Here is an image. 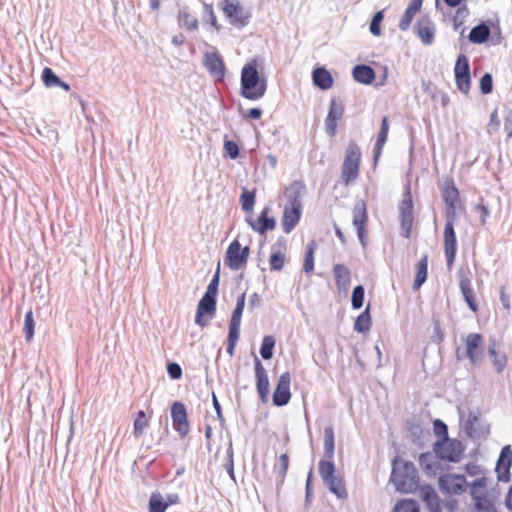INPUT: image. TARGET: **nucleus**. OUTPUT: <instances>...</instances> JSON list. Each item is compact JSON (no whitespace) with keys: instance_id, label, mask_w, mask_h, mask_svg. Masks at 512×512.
Segmentation results:
<instances>
[{"instance_id":"nucleus-1","label":"nucleus","mask_w":512,"mask_h":512,"mask_svg":"<svg viewBox=\"0 0 512 512\" xmlns=\"http://www.w3.org/2000/svg\"><path fill=\"white\" fill-rule=\"evenodd\" d=\"M267 90V79L258 71L256 59L246 63L241 70L240 95L248 100L261 99Z\"/></svg>"},{"instance_id":"nucleus-2","label":"nucleus","mask_w":512,"mask_h":512,"mask_svg":"<svg viewBox=\"0 0 512 512\" xmlns=\"http://www.w3.org/2000/svg\"><path fill=\"white\" fill-rule=\"evenodd\" d=\"M390 482L402 493H413L419 486V476L414 464L395 457L392 461Z\"/></svg>"},{"instance_id":"nucleus-3","label":"nucleus","mask_w":512,"mask_h":512,"mask_svg":"<svg viewBox=\"0 0 512 512\" xmlns=\"http://www.w3.org/2000/svg\"><path fill=\"white\" fill-rule=\"evenodd\" d=\"M361 151L356 143H350L345 151L341 180L345 185L352 183L359 175Z\"/></svg>"},{"instance_id":"nucleus-4","label":"nucleus","mask_w":512,"mask_h":512,"mask_svg":"<svg viewBox=\"0 0 512 512\" xmlns=\"http://www.w3.org/2000/svg\"><path fill=\"white\" fill-rule=\"evenodd\" d=\"M464 446L458 439H438L433 445L437 458L448 462H459L464 453Z\"/></svg>"},{"instance_id":"nucleus-5","label":"nucleus","mask_w":512,"mask_h":512,"mask_svg":"<svg viewBox=\"0 0 512 512\" xmlns=\"http://www.w3.org/2000/svg\"><path fill=\"white\" fill-rule=\"evenodd\" d=\"M401 235L408 239L411 236L413 216V200L410 187L408 186L402 195V200L398 205Z\"/></svg>"},{"instance_id":"nucleus-6","label":"nucleus","mask_w":512,"mask_h":512,"mask_svg":"<svg viewBox=\"0 0 512 512\" xmlns=\"http://www.w3.org/2000/svg\"><path fill=\"white\" fill-rule=\"evenodd\" d=\"M249 255L250 247H242L239 240L234 239L226 250L224 263L229 269L237 271L246 266Z\"/></svg>"},{"instance_id":"nucleus-7","label":"nucleus","mask_w":512,"mask_h":512,"mask_svg":"<svg viewBox=\"0 0 512 512\" xmlns=\"http://www.w3.org/2000/svg\"><path fill=\"white\" fill-rule=\"evenodd\" d=\"M454 74L457 89L461 93L468 95L471 88V74L469 59L465 54H460L457 57Z\"/></svg>"},{"instance_id":"nucleus-8","label":"nucleus","mask_w":512,"mask_h":512,"mask_svg":"<svg viewBox=\"0 0 512 512\" xmlns=\"http://www.w3.org/2000/svg\"><path fill=\"white\" fill-rule=\"evenodd\" d=\"M216 309L217 296L204 293L197 305L195 324L200 327L207 326L209 321L214 317Z\"/></svg>"},{"instance_id":"nucleus-9","label":"nucleus","mask_w":512,"mask_h":512,"mask_svg":"<svg viewBox=\"0 0 512 512\" xmlns=\"http://www.w3.org/2000/svg\"><path fill=\"white\" fill-rule=\"evenodd\" d=\"M439 489L445 495H461L463 494L468 483L464 475L443 474L438 479Z\"/></svg>"},{"instance_id":"nucleus-10","label":"nucleus","mask_w":512,"mask_h":512,"mask_svg":"<svg viewBox=\"0 0 512 512\" xmlns=\"http://www.w3.org/2000/svg\"><path fill=\"white\" fill-rule=\"evenodd\" d=\"M223 12L229 22L238 28L245 27L251 17L238 0H224Z\"/></svg>"},{"instance_id":"nucleus-11","label":"nucleus","mask_w":512,"mask_h":512,"mask_svg":"<svg viewBox=\"0 0 512 512\" xmlns=\"http://www.w3.org/2000/svg\"><path fill=\"white\" fill-rule=\"evenodd\" d=\"M459 278V288L461 294L468 305L469 309L473 312L478 310V304L474 298L472 281L470 278L471 272L468 267H461L457 272Z\"/></svg>"},{"instance_id":"nucleus-12","label":"nucleus","mask_w":512,"mask_h":512,"mask_svg":"<svg viewBox=\"0 0 512 512\" xmlns=\"http://www.w3.org/2000/svg\"><path fill=\"white\" fill-rule=\"evenodd\" d=\"M368 221V214L366 203L364 200L356 201L353 207V226L357 231L358 239L362 247H366V223Z\"/></svg>"},{"instance_id":"nucleus-13","label":"nucleus","mask_w":512,"mask_h":512,"mask_svg":"<svg viewBox=\"0 0 512 512\" xmlns=\"http://www.w3.org/2000/svg\"><path fill=\"white\" fill-rule=\"evenodd\" d=\"M171 418L173 428L181 437H185L190 430L188 415L185 405L176 401L171 405Z\"/></svg>"},{"instance_id":"nucleus-14","label":"nucleus","mask_w":512,"mask_h":512,"mask_svg":"<svg viewBox=\"0 0 512 512\" xmlns=\"http://www.w3.org/2000/svg\"><path fill=\"white\" fill-rule=\"evenodd\" d=\"M344 105L333 98L329 104L328 114L325 119V130L328 136L334 137L337 133L338 121L344 115Z\"/></svg>"},{"instance_id":"nucleus-15","label":"nucleus","mask_w":512,"mask_h":512,"mask_svg":"<svg viewBox=\"0 0 512 512\" xmlns=\"http://www.w3.org/2000/svg\"><path fill=\"white\" fill-rule=\"evenodd\" d=\"M290 384L291 375L288 371H286L281 374L273 392L272 400L275 406L281 407L288 404L291 399Z\"/></svg>"},{"instance_id":"nucleus-16","label":"nucleus","mask_w":512,"mask_h":512,"mask_svg":"<svg viewBox=\"0 0 512 512\" xmlns=\"http://www.w3.org/2000/svg\"><path fill=\"white\" fill-rule=\"evenodd\" d=\"M457 252V238L454 227L450 223L445 224L444 228V253L446 257L447 268L450 270L455 262Z\"/></svg>"},{"instance_id":"nucleus-17","label":"nucleus","mask_w":512,"mask_h":512,"mask_svg":"<svg viewBox=\"0 0 512 512\" xmlns=\"http://www.w3.org/2000/svg\"><path fill=\"white\" fill-rule=\"evenodd\" d=\"M287 249V239L280 236L275 243L271 245V254L269 265L272 271H281L285 264L284 252Z\"/></svg>"},{"instance_id":"nucleus-18","label":"nucleus","mask_w":512,"mask_h":512,"mask_svg":"<svg viewBox=\"0 0 512 512\" xmlns=\"http://www.w3.org/2000/svg\"><path fill=\"white\" fill-rule=\"evenodd\" d=\"M483 344V336L480 333H470L466 339V357L470 362L477 366L482 360V352L480 351Z\"/></svg>"},{"instance_id":"nucleus-19","label":"nucleus","mask_w":512,"mask_h":512,"mask_svg":"<svg viewBox=\"0 0 512 512\" xmlns=\"http://www.w3.org/2000/svg\"><path fill=\"white\" fill-rule=\"evenodd\" d=\"M512 464V450L509 445L501 449L499 458L496 463L495 471L497 478L501 482H509L510 480V467Z\"/></svg>"},{"instance_id":"nucleus-20","label":"nucleus","mask_w":512,"mask_h":512,"mask_svg":"<svg viewBox=\"0 0 512 512\" xmlns=\"http://www.w3.org/2000/svg\"><path fill=\"white\" fill-rule=\"evenodd\" d=\"M254 368L256 374V387L260 399L263 402L267 401L269 394V378L265 368L257 356L254 357Z\"/></svg>"},{"instance_id":"nucleus-21","label":"nucleus","mask_w":512,"mask_h":512,"mask_svg":"<svg viewBox=\"0 0 512 512\" xmlns=\"http://www.w3.org/2000/svg\"><path fill=\"white\" fill-rule=\"evenodd\" d=\"M204 66L208 72L217 80L222 81L225 77V65L221 57L214 52L204 55Z\"/></svg>"},{"instance_id":"nucleus-22","label":"nucleus","mask_w":512,"mask_h":512,"mask_svg":"<svg viewBox=\"0 0 512 512\" xmlns=\"http://www.w3.org/2000/svg\"><path fill=\"white\" fill-rule=\"evenodd\" d=\"M268 211V207L264 208L256 221L247 219L251 229L260 235H264L267 231H272L276 227V220L274 217H268Z\"/></svg>"},{"instance_id":"nucleus-23","label":"nucleus","mask_w":512,"mask_h":512,"mask_svg":"<svg viewBox=\"0 0 512 512\" xmlns=\"http://www.w3.org/2000/svg\"><path fill=\"white\" fill-rule=\"evenodd\" d=\"M305 189L306 187L302 180L293 181L285 191V196L288 200L285 206L303 208L301 198Z\"/></svg>"},{"instance_id":"nucleus-24","label":"nucleus","mask_w":512,"mask_h":512,"mask_svg":"<svg viewBox=\"0 0 512 512\" xmlns=\"http://www.w3.org/2000/svg\"><path fill=\"white\" fill-rule=\"evenodd\" d=\"M302 210L303 208L284 206L281 225L286 234L291 233L295 229L301 219Z\"/></svg>"},{"instance_id":"nucleus-25","label":"nucleus","mask_w":512,"mask_h":512,"mask_svg":"<svg viewBox=\"0 0 512 512\" xmlns=\"http://www.w3.org/2000/svg\"><path fill=\"white\" fill-rule=\"evenodd\" d=\"M487 353L492 358L493 366L497 373H502L507 366L508 358L505 353H500L496 349V340L491 338L487 346Z\"/></svg>"},{"instance_id":"nucleus-26","label":"nucleus","mask_w":512,"mask_h":512,"mask_svg":"<svg viewBox=\"0 0 512 512\" xmlns=\"http://www.w3.org/2000/svg\"><path fill=\"white\" fill-rule=\"evenodd\" d=\"M417 35L425 45H431L434 41L435 27L429 18H422L417 23Z\"/></svg>"},{"instance_id":"nucleus-27","label":"nucleus","mask_w":512,"mask_h":512,"mask_svg":"<svg viewBox=\"0 0 512 512\" xmlns=\"http://www.w3.org/2000/svg\"><path fill=\"white\" fill-rule=\"evenodd\" d=\"M439 460L435 453L425 452L419 456V465L426 474L436 475L437 471L441 469Z\"/></svg>"},{"instance_id":"nucleus-28","label":"nucleus","mask_w":512,"mask_h":512,"mask_svg":"<svg viewBox=\"0 0 512 512\" xmlns=\"http://www.w3.org/2000/svg\"><path fill=\"white\" fill-rule=\"evenodd\" d=\"M423 0H411L399 22V29L407 31L414 19V16L420 11Z\"/></svg>"},{"instance_id":"nucleus-29","label":"nucleus","mask_w":512,"mask_h":512,"mask_svg":"<svg viewBox=\"0 0 512 512\" xmlns=\"http://www.w3.org/2000/svg\"><path fill=\"white\" fill-rule=\"evenodd\" d=\"M352 75L356 82L365 85L371 84L376 77L374 69L366 64L356 65L352 70Z\"/></svg>"},{"instance_id":"nucleus-30","label":"nucleus","mask_w":512,"mask_h":512,"mask_svg":"<svg viewBox=\"0 0 512 512\" xmlns=\"http://www.w3.org/2000/svg\"><path fill=\"white\" fill-rule=\"evenodd\" d=\"M333 273L338 290L346 291L351 282L350 270L343 264H335Z\"/></svg>"},{"instance_id":"nucleus-31","label":"nucleus","mask_w":512,"mask_h":512,"mask_svg":"<svg viewBox=\"0 0 512 512\" xmlns=\"http://www.w3.org/2000/svg\"><path fill=\"white\" fill-rule=\"evenodd\" d=\"M313 83L321 90H328L333 85L331 73L324 67H318L312 73Z\"/></svg>"},{"instance_id":"nucleus-32","label":"nucleus","mask_w":512,"mask_h":512,"mask_svg":"<svg viewBox=\"0 0 512 512\" xmlns=\"http://www.w3.org/2000/svg\"><path fill=\"white\" fill-rule=\"evenodd\" d=\"M490 34L491 30L489 25L485 22H481L471 29L468 39L473 44H482L489 39Z\"/></svg>"},{"instance_id":"nucleus-33","label":"nucleus","mask_w":512,"mask_h":512,"mask_svg":"<svg viewBox=\"0 0 512 512\" xmlns=\"http://www.w3.org/2000/svg\"><path fill=\"white\" fill-rule=\"evenodd\" d=\"M421 495L430 512H441L439 497L430 485L421 487Z\"/></svg>"},{"instance_id":"nucleus-34","label":"nucleus","mask_w":512,"mask_h":512,"mask_svg":"<svg viewBox=\"0 0 512 512\" xmlns=\"http://www.w3.org/2000/svg\"><path fill=\"white\" fill-rule=\"evenodd\" d=\"M469 487L474 503L488 499L486 489L487 479L485 477L477 478L469 485Z\"/></svg>"},{"instance_id":"nucleus-35","label":"nucleus","mask_w":512,"mask_h":512,"mask_svg":"<svg viewBox=\"0 0 512 512\" xmlns=\"http://www.w3.org/2000/svg\"><path fill=\"white\" fill-rule=\"evenodd\" d=\"M442 195L445 206H452L453 204L457 203L459 198V191L456 188L453 179H449L444 182Z\"/></svg>"},{"instance_id":"nucleus-36","label":"nucleus","mask_w":512,"mask_h":512,"mask_svg":"<svg viewBox=\"0 0 512 512\" xmlns=\"http://www.w3.org/2000/svg\"><path fill=\"white\" fill-rule=\"evenodd\" d=\"M428 256L424 255L416 266V276L413 282V290H418L427 280Z\"/></svg>"},{"instance_id":"nucleus-37","label":"nucleus","mask_w":512,"mask_h":512,"mask_svg":"<svg viewBox=\"0 0 512 512\" xmlns=\"http://www.w3.org/2000/svg\"><path fill=\"white\" fill-rule=\"evenodd\" d=\"M323 483L329 491L335 494L339 499H345L348 496L343 482L338 476L335 475L327 481H323Z\"/></svg>"},{"instance_id":"nucleus-38","label":"nucleus","mask_w":512,"mask_h":512,"mask_svg":"<svg viewBox=\"0 0 512 512\" xmlns=\"http://www.w3.org/2000/svg\"><path fill=\"white\" fill-rule=\"evenodd\" d=\"M335 451V436L332 427L324 429V457L333 460Z\"/></svg>"},{"instance_id":"nucleus-39","label":"nucleus","mask_w":512,"mask_h":512,"mask_svg":"<svg viewBox=\"0 0 512 512\" xmlns=\"http://www.w3.org/2000/svg\"><path fill=\"white\" fill-rule=\"evenodd\" d=\"M371 326V316L369 312V305L365 308V310L356 318L354 323V330L359 333H365L370 329Z\"/></svg>"},{"instance_id":"nucleus-40","label":"nucleus","mask_w":512,"mask_h":512,"mask_svg":"<svg viewBox=\"0 0 512 512\" xmlns=\"http://www.w3.org/2000/svg\"><path fill=\"white\" fill-rule=\"evenodd\" d=\"M275 343L274 336L266 335L263 337L259 353L264 360H270L273 357Z\"/></svg>"},{"instance_id":"nucleus-41","label":"nucleus","mask_w":512,"mask_h":512,"mask_svg":"<svg viewBox=\"0 0 512 512\" xmlns=\"http://www.w3.org/2000/svg\"><path fill=\"white\" fill-rule=\"evenodd\" d=\"M168 508V503L159 492L152 493L149 499L148 510L149 512H165Z\"/></svg>"},{"instance_id":"nucleus-42","label":"nucleus","mask_w":512,"mask_h":512,"mask_svg":"<svg viewBox=\"0 0 512 512\" xmlns=\"http://www.w3.org/2000/svg\"><path fill=\"white\" fill-rule=\"evenodd\" d=\"M255 199H256V193L255 191H249L247 188L242 189V193L240 195V204L241 208L245 212H249L253 210V207L255 205Z\"/></svg>"},{"instance_id":"nucleus-43","label":"nucleus","mask_w":512,"mask_h":512,"mask_svg":"<svg viewBox=\"0 0 512 512\" xmlns=\"http://www.w3.org/2000/svg\"><path fill=\"white\" fill-rule=\"evenodd\" d=\"M419 511H420V507H419L418 502L414 499L407 498V499L399 500L395 504L392 512H419Z\"/></svg>"},{"instance_id":"nucleus-44","label":"nucleus","mask_w":512,"mask_h":512,"mask_svg":"<svg viewBox=\"0 0 512 512\" xmlns=\"http://www.w3.org/2000/svg\"><path fill=\"white\" fill-rule=\"evenodd\" d=\"M318 468L322 481H327L331 477L335 476L336 469L333 460H320L318 463Z\"/></svg>"},{"instance_id":"nucleus-45","label":"nucleus","mask_w":512,"mask_h":512,"mask_svg":"<svg viewBox=\"0 0 512 512\" xmlns=\"http://www.w3.org/2000/svg\"><path fill=\"white\" fill-rule=\"evenodd\" d=\"M179 23L187 30L194 31L198 29V20L187 10H180L178 15Z\"/></svg>"},{"instance_id":"nucleus-46","label":"nucleus","mask_w":512,"mask_h":512,"mask_svg":"<svg viewBox=\"0 0 512 512\" xmlns=\"http://www.w3.org/2000/svg\"><path fill=\"white\" fill-rule=\"evenodd\" d=\"M245 297V293H242L237 297L236 306L232 312L230 323L241 325V318L245 308Z\"/></svg>"},{"instance_id":"nucleus-47","label":"nucleus","mask_w":512,"mask_h":512,"mask_svg":"<svg viewBox=\"0 0 512 512\" xmlns=\"http://www.w3.org/2000/svg\"><path fill=\"white\" fill-rule=\"evenodd\" d=\"M365 289L362 285H357L352 291L351 306L354 310L362 308L364 302Z\"/></svg>"},{"instance_id":"nucleus-48","label":"nucleus","mask_w":512,"mask_h":512,"mask_svg":"<svg viewBox=\"0 0 512 512\" xmlns=\"http://www.w3.org/2000/svg\"><path fill=\"white\" fill-rule=\"evenodd\" d=\"M41 77L44 85L48 88L56 87L60 83V78L49 67L43 69Z\"/></svg>"},{"instance_id":"nucleus-49","label":"nucleus","mask_w":512,"mask_h":512,"mask_svg":"<svg viewBox=\"0 0 512 512\" xmlns=\"http://www.w3.org/2000/svg\"><path fill=\"white\" fill-rule=\"evenodd\" d=\"M314 250H315V242L312 241L308 244L304 264H303V270L305 273H309L313 271L314 269Z\"/></svg>"},{"instance_id":"nucleus-50","label":"nucleus","mask_w":512,"mask_h":512,"mask_svg":"<svg viewBox=\"0 0 512 512\" xmlns=\"http://www.w3.org/2000/svg\"><path fill=\"white\" fill-rule=\"evenodd\" d=\"M35 322L31 310L26 312L24 321L25 340L29 342L34 336Z\"/></svg>"},{"instance_id":"nucleus-51","label":"nucleus","mask_w":512,"mask_h":512,"mask_svg":"<svg viewBox=\"0 0 512 512\" xmlns=\"http://www.w3.org/2000/svg\"><path fill=\"white\" fill-rule=\"evenodd\" d=\"M134 426V435L139 436L143 433V430L148 426V421L146 419L145 412L143 410H139L137 413V417L133 423Z\"/></svg>"},{"instance_id":"nucleus-52","label":"nucleus","mask_w":512,"mask_h":512,"mask_svg":"<svg viewBox=\"0 0 512 512\" xmlns=\"http://www.w3.org/2000/svg\"><path fill=\"white\" fill-rule=\"evenodd\" d=\"M219 282H220V263H218L217 269H216L212 279L210 280V283L208 284V287H207L205 293L217 296Z\"/></svg>"},{"instance_id":"nucleus-53","label":"nucleus","mask_w":512,"mask_h":512,"mask_svg":"<svg viewBox=\"0 0 512 512\" xmlns=\"http://www.w3.org/2000/svg\"><path fill=\"white\" fill-rule=\"evenodd\" d=\"M479 88L482 94H490L493 90V77L490 73H485L479 83Z\"/></svg>"},{"instance_id":"nucleus-54","label":"nucleus","mask_w":512,"mask_h":512,"mask_svg":"<svg viewBox=\"0 0 512 512\" xmlns=\"http://www.w3.org/2000/svg\"><path fill=\"white\" fill-rule=\"evenodd\" d=\"M433 431L438 439H448V426L440 419L433 422Z\"/></svg>"},{"instance_id":"nucleus-55","label":"nucleus","mask_w":512,"mask_h":512,"mask_svg":"<svg viewBox=\"0 0 512 512\" xmlns=\"http://www.w3.org/2000/svg\"><path fill=\"white\" fill-rule=\"evenodd\" d=\"M433 334L431 339L434 343L440 344L444 340V331L441 328L440 320L437 318H433Z\"/></svg>"},{"instance_id":"nucleus-56","label":"nucleus","mask_w":512,"mask_h":512,"mask_svg":"<svg viewBox=\"0 0 512 512\" xmlns=\"http://www.w3.org/2000/svg\"><path fill=\"white\" fill-rule=\"evenodd\" d=\"M383 17H384L383 11H378L374 14V16L371 20L369 29H370V32L375 36H378L381 33L380 24H381V21L383 20Z\"/></svg>"},{"instance_id":"nucleus-57","label":"nucleus","mask_w":512,"mask_h":512,"mask_svg":"<svg viewBox=\"0 0 512 512\" xmlns=\"http://www.w3.org/2000/svg\"><path fill=\"white\" fill-rule=\"evenodd\" d=\"M203 20L206 23L211 24L216 29L219 28L218 25H217V18H216V15L214 13L213 6L210 5V4H206V3L204 4Z\"/></svg>"},{"instance_id":"nucleus-58","label":"nucleus","mask_w":512,"mask_h":512,"mask_svg":"<svg viewBox=\"0 0 512 512\" xmlns=\"http://www.w3.org/2000/svg\"><path fill=\"white\" fill-rule=\"evenodd\" d=\"M224 152L230 159H236L239 156V147L233 140L224 142Z\"/></svg>"},{"instance_id":"nucleus-59","label":"nucleus","mask_w":512,"mask_h":512,"mask_svg":"<svg viewBox=\"0 0 512 512\" xmlns=\"http://www.w3.org/2000/svg\"><path fill=\"white\" fill-rule=\"evenodd\" d=\"M471 512H496L493 503L487 499L474 503V508Z\"/></svg>"},{"instance_id":"nucleus-60","label":"nucleus","mask_w":512,"mask_h":512,"mask_svg":"<svg viewBox=\"0 0 512 512\" xmlns=\"http://www.w3.org/2000/svg\"><path fill=\"white\" fill-rule=\"evenodd\" d=\"M388 132H389L388 119L386 116H384L381 121L380 131L378 133L376 142H378L379 144H385L387 141Z\"/></svg>"},{"instance_id":"nucleus-61","label":"nucleus","mask_w":512,"mask_h":512,"mask_svg":"<svg viewBox=\"0 0 512 512\" xmlns=\"http://www.w3.org/2000/svg\"><path fill=\"white\" fill-rule=\"evenodd\" d=\"M167 373L172 380H178L182 377V368L176 362L168 363Z\"/></svg>"},{"instance_id":"nucleus-62","label":"nucleus","mask_w":512,"mask_h":512,"mask_svg":"<svg viewBox=\"0 0 512 512\" xmlns=\"http://www.w3.org/2000/svg\"><path fill=\"white\" fill-rule=\"evenodd\" d=\"M240 337V325L229 323L227 342L237 343Z\"/></svg>"},{"instance_id":"nucleus-63","label":"nucleus","mask_w":512,"mask_h":512,"mask_svg":"<svg viewBox=\"0 0 512 512\" xmlns=\"http://www.w3.org/2000/svg\"><path fill=\"white\" fill-rule=\"evenodd\" d=\"M225 468L227 473L229 474L230 478L235 481V474H234V464H233V450L232 447H230L227 450V461L225 463Z\"/></svg>"},{"instance_id":"nucleus-64","label":"nucleus","mask_w":512,"mask_h":512,"mask_svg":"<svg viewBox=\"0 0 512 512\" xmlns=\"http://www.w3.org/2000/svg\"><path fill=\"white\" fill-rule=\"evenodd\" d=\"M499 126H500V120H499V117H498L497 109H495L490 114V121H489V124H488V132L492 133L493 131H497Z\"/></svg>"}]
</instances>
